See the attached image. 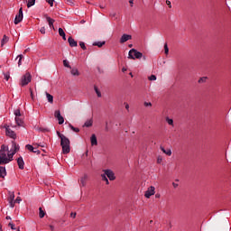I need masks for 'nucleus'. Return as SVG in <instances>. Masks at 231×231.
<instances>
[{"mask_svg":"<svg viewBox=\"0 0 231 231\" xmlns=\"http://www.w3.org/2000/svg\"><path fill=\"white\" fill-rule=\"evenodd\" d=\"M50 229H51V231H55V226L52 225H50Z\"/></svg>","mask_w":231,"mask_h":231,"instance_id":"603ef678","label":"nucleus"},{"mask_svg":"<svg viewBox=\"0 0 231 231\" xmlns=\"http://www.w3.org/2000/svg\"><path fill=\"white\" fill-rule=\"evenodd\" d=\"M79 46H80V48H81L83 51H86V50H87V48H86V46H85V43H84L83 42H79Z\"/></svg>","mask_w":231,"mask_h":231,"instance_id":"e433bc0d","label":"nucleus"},{"mask_svg":"<svg viewBox=\"0 0 231 231\" xmlns=\"http://www.w3.org/2000/svg\"><path fill=\"white\" fill-rule=\"evenodd\" d=\"M13 161V154H6V152L0 151V165L8 164Z\"/></svg>","mask_w":231,"mask_h":231,"instance_id":"f03ea898","label":"nucleus"},{"mask_svg":"<svg viewBox=\"0 0 231 231\" xmlns=\"http://www.w3.org/2000/svg\"><path fill=\"white\" fill-rule=\"evenodd\" d=\"M166 120H167L169 125H173V120L172 119L167 118Z\"/></svg>","mask_w":231,"mask_h":231,"instance_id":"c03bdc74","label":"nucleus"},{"mask_svg":"<svg viewBox=\"0 0 231 231\" xmlns=\"http://www.w3.org/2000/svg\"><path fill=\"white\" fill-rule=\"evenodd\" d=\"M6 219H11V217L7 216V217H6Z\"/></svg>","mask_w":231,"mask_h":231,"instance_id":"69168bd1","label":"nucleus"},{"mask_svg":"<svg viewBox=\"0 0 231 231\" xmlns=\"http://www.w3.org/2000/svg\"><path fill=\"white\" fill-rule=\"evenodd\" d=\"M9 226H11L12 230H15V226L13 223H9Z\"/></svg>","mask_w":231,"mask_h":231,"instance_id":"de8ad7c7","label":"nucleus"},{"mask_svg":"<svg viewBox=\"0 0 231 231\" xmlns=\"http://www.w3.org/2000/svg\"><path fill=\"white\" fill-rule=\"evenodd\" d=\"M8 194H9L8 201H14V198H15L14 192L9 191Z\"/></svg>","mask_w":231,"mask_h":231,"instance_id":"6ab92c4d","label":"nucleus"},{"mask_svg":"<svg viewBox=\"0 0 231 231\" xmlns=\"http://www.w3.org/2000/svg\"><path fill=\"white\" fill-rule=\"evenodd\" d=\"M17 151H19V144L13 141L12 148L10 151H8V153L9 155H12V158H14V155L16 153Z\"/></svg>","mask_w":231,"mask_h":231,"instance_id":"423d86ee","label":"nucleus"},{"mask_svg":"<svg viewBox=\"0 0 231 231\" xmlns=\"http://www.w3.org/2000/svg\"><path fill=\"white\" fill-rule=\"evenodd\" d=\"M129 108H130L129 104H125V109H126V110H129Z\"/></svg>","mask_w":231,"mask_h":231,"instance_id":"6e6d98bb","label":"nucleus"},{"mask_svg":"<svg viewBox=\"0 0 231 231\" xmlns=\"http://www.w3.org/2000/svg\"><path fill=\"white\" fill-rule=\"evenodd\" d=\"M45 215H46V213L44 212L42 208H39V217L42 218L45 217Z\"/></svg>","mask_w":231,"mask_h":231,"instance_id":"412c9836","label":"nucleus"},{"mask_svg":"<svg viewBox=\"0 0 231 231\" xmlns=\"http://www.w3.org/2000/svg\"><path fill=\"white\" fill-rule=\"evenodd\" d=\"M25 149L28 150L29 152L36 153L37 155L41 154V151L38 150L36 147L31 145V144H26Z\"/></svg>","mask_w":231,"mask_h":231,"instance_id":"1a4fd4ad","label":"nucleus"},{"mask_svg":"<svg viewBox=\"0 0 231 231\" xmlns=\"http://www.w3.org/2000/svg\"><path fill=\"white\" fill-rule=\"evenodd\" d=\"M20 201H22V199H21V198L20 197H18L15 200H14V202L16 203H20Z\"/></svg>","mask_w":231,"mask_h":231,"instance_id":"3c124183","label":"nucleus"},{"mask_svg":"<svg viewBox=\"0 0 231 231\" xmlns=\"http://www.w3.org/2000/svg\"><path fill=\"white\" fill-rule=\"evenodd\" d=\"M59 34L61 37L62 35L66 34V32H64V30L62 28H59Z\"/></svg>","mask_w":231,"mask_h":231,"instance_id":"4c0bfd02","label":"nucleus"},{"mask_svg":"<svg viewBox=\"0 0 231 231\" xmlns=\"http://www.w3.org/2000/svg\"><path fill=\"white\" fill-rule=\"evenodd\" d=\"M57 119L60 125H62V124H64V117L62 116H59Z\"/></svg>","mask_w":231,"mask_h":231,"instance_id":"2f4dec72","label":"nucleus"},{"mask_svg":"<svg viewBox=\"0 0 231 231\" xmlns=\"http://www.w3.org/2000/svg\"><path fill=\"white\" fill-rule=\"evenodd\" d=\"M131 39H133L132 35L129 34H123L119 40L120 44H124V42H127V41H131Z\"/></svg>","mask_w":231,"mask_h":231,"instance_id":"9d476101","label":"nucleus"},{"mask_svg":"<svg viewBox=\"0 0 231 231\" xmlns=\"http://www.w3.org/2000/svg\"><path fill=\"white\" fill-rule=\"evenodd\" d=\"M205 81V78H199V83H202V82H204Z\"/></svg>","mask_w":231,"mask_h":231,"instance_id":"8fccbe9b","label":"nucleus"},{"mask_svg":"<svg viewBox=\"0 0 231 231\" xmlns=\"http://www.w3.org/2000/svg\"><path fill=\"white\" fill-rule=\"evenodd\" d=\"M161 150L162 151L163 153H165L168 156L171 155V149H168L167 151L164 149V147L161 146Z\"/></svg>","mask_w":231,"mask_h":231,"instance_id":"aec40b11","label":"nucleus"},{"mask_svg":"<svg viewBox=\"0 0 231 231\" xmlns=\"http://www.w3.org/2000/svg\"><path fill=\"white\" fill-rule=\"evenodd\" d=\"M8 41H9V38L6 35H4V38L2 40V47L4 46V44H6Z\"/></svg>","mask_w":231,"mask_h":231,"instance_id":"c85d7f7f","label":"nucleus"},{"mask_svg":"<svg viewBox=\"0 0 231 231\" xmlns=\"http://www.w3.org/2000/svg\"><path fill=\"white\" fill-rule=\"evenodd\" d=\"M87 180H88V175H84V176L80 179V182H81V184H82L83 187L86 185Z\"/></svg>","mask_w":231,"mask_h":231,"instance_id":"5701e85b","label":"nucleus"},{"mask_svg":"<svg viewBox=\"0 0 231 231\" xmlns=\"http://www.w3.org/2000/svg\"><path fill=\"white\" fill-rule=\"evenodd\" d=\"M143 57V54L138 51L135 49H131L128 52V59L129 60H141Z\"/></svg>","mask_w":231,"mask_h":231,"instance_id":"7ed1b4c3","label":"nucleus"},{"mask_svg":"<svg viewBox=\"0 0 231 231\" xmlns=\"http://www.w3.org/2000/svg\"><path fill=\"white\" fill-rule=\"evenodd\" d=\"M76 216H77V213H70V217H73V219H75V217H76Z\"/></svg>","mask_w":231,"mask_h":231,"instance_id":"09e8293b","label":"nucleus"},{"mask_svg":"<svg viewBox=\"0 0 231 231\" xmlns=\"http://www.w3.org/2000/svg\"><path fill=\"white\" fill-rule=\"evenodd\" d=\"M40 32L42 33V34H45L46 33V28L45 27H42L40 29Z\"/></svg>","mask_w":231,"mask_h":231,"instance_id":"37998d69","label":"nucleus"},{"mask_svg":"<svg viewBox=\"0 0 231 231\" xmlns=\"http://www.w3.org/2000/svg\"><path fill=\"white\" fill-rule=\"evenodd\" d=\"M14 115H15V117H20V116H21V111H20V109H16V110L14 111Z\"/></svg>","mask_w":231,"mask_h":231,"instance_id":"f704fd0d","label":"nucleus"},{"mask_svg":"<svg viewBox=\"0 0 231 231\" xmlns=\"http://www.w3.org/2000/svg\"><path fill=\"white\" fill-rule=\"evenodd\" d=\"M85 127H91L93 125V119H89L85 123Z\"/></svg>","mask_w":231,"mask_h":231,"instance_id":"b1692460","label":"nucleus"},{"mask_svg":"<svg viewBox=\"0 0 231 231\" xmlns=\"http://www.w3.org/2000/svg\"><path fill=\"white\" fill-rule=\"evenodd\" d=\"M68 42L71 48H76L78 46V42L72 37H69Z\"/></svg>","mask_w":231,"mask_h":231,"instance_id":"4468645a","label":"nucleus"},{"mask_svg":"<svg viewBox=\"0 0 231 231\" xmlns=\"http://www.w3.org/2000/svg\"><path fill=\"white\" fill-rule=\"evenodd\" d=\"M32 100H34L33 91L32 88L29 89Z\"/></svg>","mask_w":231,"mask_h":231,"instance_id":"79ce46f5","label":"nucleus"},{"mask_svg":"<svg viewBox=\"0 0 231 231\" xmlns=\"http://www.w3.org/2000/svg\"><path fill=\"white\" fill-rule=\"evenodd\" d=\"M71 69V75L72 76H75V77H79V69L77 68H72L70 69Z\"/></svg>","mask_w":231,"mask_h":231,"instance_id":"a211bd4d","label":"nucleus"},{"mask_svg":"<svg viewBox=\"0 0 231 231\" xmlns=\"http://www.w3.org/2000/svg\"><path fill=\"white\" fill-rule=\"evenodd\" d=\"M11 208L14 207L15 200L9 201Z\"/></svg>","mask_w":231,"mask_h":231,"instance_id":"a18cd8bd","label":"nucleus"},{"mask_svg":"<svg viewBox=\"0 0 231 231\" xmlns=\"http://www.w3.org/2000/svg\"><path fill=\"white\" fill-rule=\"evenodd\" d=\"M127 69L126 68H122V72H126Z\"/></svg>","mask_w":231,"mask_h":231,"instance_id":"052dcab7","label":"nucleus"},{"mask_svg":"<svg viewBox=\"0 0 231 231\" xmlns=\"http://www.w3.org/2000/svg\"><path fill=\"white\" fill-rule=\"evenodd\" d=\"M166 5H167L170 8H171V4L170 1H166Z\"/></svg>","mask_w":231,"mask_h":231,"instance_id":"5fc2aeb1","label":"nucleus"},{"mask_svg":"<svg viewBox=\"0 0 231 231\" xmlns=\"http://www.w3.org/2000/svg\"><path fill=\"white\" fill-rule=\"evenodd\" d=\"M54 116L56 118L60 117L61 116V112L60 110L55 111Z\"/></svg>","mask_w":231,"mask_h":231,"instance_id":"72a5a7b5","label":"nucleus"},{"mask_svg":"<svg viewBox=\"0 0 231 231\" xmlns=\"http://www.w3.org/2000/svg\"><path fill=\"white\" fill-rule=\"evenodd\" d=\"M149 80H151V81L156 80V75H151V76L149 77Z\"/></svg>","mask_w":231,"mask_h":231,"instance_id":"ea45409f","label":"nucleus"},{"mask_svg":"<svg viewBox=\"0 0 231 231\" xmlns=\"http://www.w3.org/2000/svg\"><path fill=\"white\" fill-rule=\"evenodd\" d=\"M105 131L108 132L109 131V128L107 126V123H106V126L105 127Z\"/></svg>","mask_w":231,"mask_h":231,"instance_id":"bf43d9fd","label":"nucleus"},{"mask_svg":"<svg viewBox=\"0 0 231 231\" xmlns=\"http://www.w3.org/2000/svg\"><path fill=\"white\" fill-rule=\"evenodd\" d=\"M9 79H10V75H5V79L8 81L9 80Z\"/></svg>","mask_w":231,"mask_h":231,"instance_id":"4d7b16f0","label":"nucleus"},{"mask_svg":"<svg viewBox=\"0 0 231 231\" xmlns=\"http://www.w3.org/2000/svg\"><path fill=\"white\" fill-rule=\"evenodd\" d=\"M69 126L70 127V130L71 131H74V133H79V128H76L74 127L72 125H69Z\"/></svg>","mask_w":231,"mask_h":231,"instance_id":"473e14b6","label":"nucleus"},{"mask_svg":"<svg viewBox=\"0 0 231 231\" xmlns=\"http://www.w3.org/2000/svg\"><path fill=\"white\" fill-rule=\"evenodd\" d=\"M63 41H66V33H64L63 35H61Z\"/></svg>","mask_w":231,"mask_h":231,"instance_id":"13d9d810","label":"nucleus"},{"mask_svg":"<svg viewBox=\"0 0 231 231\" xmlns=\"http://www.w3.org/2000/svg\"><path fill=\"white\" fill-rule=\"evenodd\" d=\"M154 187H150L144 194L145 198L149 199L151 196L154 195Z\"/></svg>","mask_w":231,"mask_h":231,"instance_id":"9b49d317","label":"nucleus"},{"mask_svg":"<svg viewBox=\"0 0 231 231\" xmlns=\"http://www.w3.org/2000/svg\"><path fill=\"white\" fill-rule=\"evenodd\" d=\"M45 94H46V97H47L48 102L51 103V104H53V102H54L53 96H51V94H49L47 92Z\"/></svg>","mask_w":231,"mask_h":231,"instance_id":"f3484780","label":"nucleus"},{"mask_svg":"<svg viewBox=\"0 0 231 231\" xmlns=\"http://www.w3.org/2000/svg\"><path fill=\"white\" fill-rule=\"evenodd\" d=\"M129 4L131 5V6H133V5H134V0H129Z\"/></svg>","mask_w":231,"mask_h":231,"instance_id":"680f3d73","label":"nucleus"},{"mask_svg":"<svg viewBox=\"0 0 231 231\" xmlns=\"http://www.w3.org/2000/svg\"><path fill=\"white\" fill-rule=\"evenodd\" d=\"M39 146H40V147H42V148H44V145H41V144H39Z\"/></svg>","mask_w":231,"mask_h":231,"instance_id":"338daca9","label":"nucleus"},{"mask_svg":"<svg viewBox=\"0 0 231 231\" xmlns=\"http://www.w3.org/2000/svg\"><path fill=\"white\" fill-rule=\"evenodd\" d=\"M128 47H129V48H133V44H129Z\"/></svg>","mask_w":231,"mask_h":231,"instance_id":"0e129e2a","label":"nucleus"},{"mask_svg":"<svg viewBox=\"0 0 231 231\" xmlns=\"http://www.w3.org/2000/svg\"><path fill=\"white\" fill-rule=\"evenodd\" d=\"M63 66L65 68L71 69V66L69 65V62L68 61V60H63Z\"/></svg>","mask_w":231,"mask_h":231,"instance_id":"7c9ffc66","label":"nucleus"},{"mask_svg":"<svg viewBox=\"0 0 231 231\" xmlns=\"http://www.w3.org/2000/svg\"><path fill=\"white\" fill-rule=\"evenodd\" d=\"M1 152H9V148H8V146H6V145H5V144H3L2 146H1V150H0Z\"/></svg>","mask_w":231,"mask_h":231,"instance_id":"cd10ccee","label":"nucleus"},{"mask_svg":"<svg viewBox=\"0 0 231 231\" xmlns=\"http://www.w3.org/2000/svg\"><path fill=\"white\" fill-rule=\"evenodd\" d=\"M90 140H91V145L92 146H97V139L96 134H92Z\"/></svg>","mask_w":231,"mask_h":231,"instance_id":"2eb2a0df","label":"nucleus"},{"mask_svg":"<svg viewBox=\"0 0 231 231\" xmlns=\"http://www.w3.org/2000/svg\"><path fill=\"white\" fill-rule=\"evenodd\" d=\"M172 185H173L174 188H177V187L179 186V185L176 184V183H172Z\"/></svg>","mask_w":231,"mask_h":231,"instance_id":"e2e57ef3","label":"nucleus"},{"mask_svg":"<svg viewBox=\"0 0 231 231\" xmlns=\"http://www.w3.org/2000/svg\"><path fill=\"white\" fill-rule=\"evenodd\" d=\"M32 81V75L30 72H26L22 76V80L20 81V86L25 87Z\"/></svg>","mask_w":231,"mask_h":231,"instance_id":"20e7f679","label":"nucleus"},{"mask_svg":"<svg viewBox=\"0 0 231 231\" xmlns=\"http://www.w3.org/2000/svg\"><path fill=\"white\" fill-rule=\"evenodd\" d=\"M145 106H152V104L151 102H144Z\"/></svg>","mask_w":231,"mask_h":231,"instance_id":"49530a36","label":"nucleus"},{"mask_svg":"<svg viewBox=\"0 0 231 231\" xmlns=\"http://www.w3.org/2000/svg\"><path fill=\"white\" fill-rule=\"evenodd\" d=\"M6 136L10 137L11 139H16V134L9 127V125H5V126Z\"/></svg>","mask_w":231,"mask_h":231,"instance_id":"39448f33","label":"nucleus"},{"mask_svg":"<svg viewBox=\"0 0 231 231\" xmlns=\"http://www.w3.org/2000/svg\"><path fill=\"white\" fill-rule=\"evenodd\" d=\"M45 18H46V20L48 22V24H49L50 28L55 30V27H54L55 20L51 19L48 15H45Z\"/></svg>","mask_w":231,"mask_h":231,"instance_id":"ddd939ff","label":"nucleus"},{"mask_svg":"<svg viewBox=\"0 0 231 231\" xmlns=\"http://www.w3.org/2000/svg\"><path fill=\"white\" fill-rule=\"evenodd\" d=\"M23 7H22V8H20V10L18 11V14H17L16 17H15L14 23H15V24L20 23L23 21Z\"/></svg>","mask_w":231,"mask_h":231,"instance_id":"0eeeda50","label":"nucleus"},{"mask_svg":"<svg viewBox=\"0 0 231 231\" xmlns=\"http://www.w3.org/2000/svg\"><path fill=\"white\" fill-rule=\"evenodd\" d=\"M105 176L108 177V180H115L116 175L112 170H104Z\"/></svg>","mask_w":231,"mask_h":231,"instance_id":"6e6552de","label":"nucleus"},{"mask_svg":"<svg viewBox=\"0 0 231 231\" xmlns=\"http://www.w3.org/2000/svg\"><path fill=\"white\" fill-rule=\"evenodd\" d=\"M6 176V170L4 166H0V178H5Z\"/></svg>","mask_w":231,"mask_h":231,"instance_id":"dca6fc26","label":"nucleus"},{"mask_svg":"<svg viewBox=\"0 0 231 231\" xmlns=\"http://www.w3.org/2000/svg\"><path fill=\"white\" fill-rule=\"evenodd\" d=\"M101 9H104L105 7L104 6H100Z\"/></svg>","mask_w":231,"mask_h":231,"instance_id":"774afa93","label":"nucleus"},{"mask_svg":"<svg viewBox=\"0 0 231 231\" xmlns=\"http://www.w3.org/2000/svg\"><path fill=\"white\" fill-rule=\"evenodd\" d=\"M95 91H96L98 97H102L101 92L98 90L97 87H95Z\"/></svg>","mask_w":231,"mask_h":231,"instance_id":"c9c22d12","label":"nucleus"},{"mask_svg":"<svg viewBox=\"0 0 231 231\" xmlns=\"http://www.w3.org/2000/svg\"><path fill=\"white\" fill-rule=\"evenodd\" d=\"M164 51H165V54H166V55L169 54V48H168L167 43L164 44Z\"/></svg>","mask_w":231,"mask_h":231,"instance_id":"58836bf2","label":"nucleus"},{"mask_svg":"<svg viewBox=\"0 0 231 231\" xmlns=\"http://www.w3.org/2000/svg\"><path fill=\"white\" fill-rule=\"evenodd\" d=\"M58 137L60 139V146L62 148L63 154H69L70 151V141L69 138L62 134L60 132H57Z\"/></svg>","mask_w":231,"mask_h":231,"instance_id":"f257e3e1","label":"nucleus"},{"mask_svg":"<svg viewBox=\"0 0 231 231\" xmlns=\"http://www.w3.org/2000/svg\"><path fill=\"white\" fill-rule=\"evenodd\" d=\"M36 0H28L27 7L30 8L35 5Z\"/></svg>","mask_w":231,"mask_h":231,"instance_id":"393cba45","label":"nucleus"},{"mask_svg":"<svg viewBox=\"0 0 231 231\" xmlns=\"http://www.w3.org/2000/svg\"><path fill=\"white\" fill-rule=\"evenodd\" d=\"M101 177H102V180H103L105 182H106V185H108V184H109V180H108V179L106 178L107 176L106 175V173H103V174L101 175Z\"/></svg>","mask_w":231,"mask_h":231,"instance_id":"c756f323","label":"nucleus"},{"mask_svg":"<svg viewBox=\"0 0 231 231\" xmlns=\"http://www.w3.org/2000/svg\"><path fill=\"white\" fill-rule=\"evenodd\" d=\"M17 59H19L18 60V67H21L22 66V60L23 59V54L18 55Z\"/></svg>","mask_w":231,"mask_h":231,"instance_id":"a878e982","label":"nucleus"},{"mask_svg":"<svg viewBox=\"0 0 231 231\" xmlns=\"http://www.w3.org/2000/svg\"><path fill=\"white\" fill-rule=\"evenodd\" d=\"M46 3H48L51 6L54 5V0H46Z\"/></svg>","mask_w":231,"mask_h":231,"instance_id":"a19ab883","label":"nucleus"},{"mask_svg":"<svg viewBox=\"0 0 231 231\" xmlns=\"http://www.w3.org/2000/svg\"><path fill=\"white\" fill-rule=\"evenodd\" d=\"M105 44H106V42H95L93 45L98 48H102Z\"/></svg>","mask_w":231,"mask_h":231,"instance_id":"4be33fe9","label":"nucleus"},{"mask_svg":"<svg viewBox=\"0 0 231 231\" xmlns=\"http://www.w3.org/2000/svg\"><path fill=\"white\" fill-rule=\"evenodd\" d=\"M17 163H18V169L22 171L24 170V161L22 156L18 157Z\"/></svg>","mask_w":231,"mask_h":231,"instance_id":"f8f14e48","label":"nucleus"},{"mask_svg":"<svg viewBox=\"0 0 231 231\" xmlns=\"http://www.w3.org/2000/svg\"><path fill=\"white\" fill-rule=\"evenodd\" d=\"M15 121L17 125L19 126L23 125V120L20 118V116L15 117Z\"/></svg>","mask_w":231,"mask_h":231,"instance_id":"bb28decb","label":"nucleus"},{"mask_svg":"<svg viewBox=\"0 0 231 231\" xmlns=\"http://www.w3.org/2000/svg\"><path fill=\"white\" fill-rule=\"evenodd\" d=\"M162 162V157H158V159H157V162L160 164Z\"/></svg>","mask_w":231,"mask_h":231,"instance_id":"864d4df0","label":"nucleus"}]
</instances>
